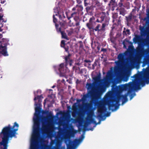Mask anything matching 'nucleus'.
Segmentation results:
<instances>
[{"label": "nucleus", "mask_w": 149, "mask_h": 149, "mask_svg": "<svg viewBox=\"0 0 149 149\" xmlns=\"http://www.w3.org/2000/svg\"><path fill=\"white\" fill-rule=\"evenodd\" d=\"M105 2L107 1L108 0H104Z\"/></svg>", "instance_id": "62"}, {"label": "nucleus", "mask_w": 149, "mask_h": 149, "mask_svg": "<svg viewBox=\"0 0 149 149\" xmlns=\"http://www.w3.org/2000/svg\"><path fill=\"white\" fill-rule=\"evenodd\" d=\"M61 34L62 35V38L66 39L67 38V36L66 35V33L64 31H63V32H61Z\"/></svg>", "instance_id": "40"}, {"label": "nucleus", "mask_w": 149, "mask_h": 149, "mask_svg": "<svg viewBox=\"0 0 149 149\" xmlns=\"http://www.w3.org/2000/svg\"><path fill=\"white\" fill-rule=\"evenodd\" d=\"M54 87H55V86H53L52 87V88H54Z\"/></svg>", "instance_id": "64"}, {"label": "nucleus", "mask_w": 149, "mask_h": 149, "mask_svg": "<svg viewBox=\"0 0 149 149\" xmlns=\"http://www.w3.org/2000/svg\"><path fill=\"white\" fill-rule=\"evenodd\" d=\"M126 32H127V34L128 35H130V30L129 29H127L126 30Z\"/></svg>", "instance_id": "48"}, {"label": "nucleus", "mask_w": 149, "mask_h": 149, "mask_svg": "<svg viewBox=\"0 0 149 149\" xmlns=\"http://www.w3.org/2000/svg\"><path fill=\"white\" fill-rule=\"evenodd\" d=\"M9 41V40L8 39L2 38L1 40L0 41L1 43L0 46L7 47V45H9V43H8Z\"/></svg>", "instance_id": "19"}, {"label": "nucleus", "mask_w": 149, "mask_h": 149, "mask_svg": "<svg viewBox=\"0 0 149 149\" xmlns=\"http://www.w3.org/2000/svg\"><path fill=\"white\" fill-rule=\"evenodd\" d=\"M43 129L45 130H47L48 128L47 126L43 127Z\"/></svg>", "instance_id": "55"}, {"label": "nucleus", "mask_w": 149, "mask_h": 149, "mask_svg": "<svg viewBox=\"0 0 149 149\" xmlns=\"http://www.w3.org/2000/svg\"><path fill=\"white\" fill-rule=\"evenodd\" d=\"M55 15H54L53 16V22L54 23H56L57 22V19L55 17Z\"/></svg>", "instance_id": "41"}, {"label": "nucleus", "mask_w": 149, "mask_h": 149, "mask_svg": "<svg viewBox=\"0 0 149 149\" xmlns=\"http://www.w3.org/2000/svg\"><path fill=\"white\" fill-rule=\"evenodd\" d=\"M93 6H94V8L96 7L100 8L101 5V3H100L99 1L97 0H95L93 3Z\"/></svg>", "instance_id": "29"}, {"label": "nucleus", "mask_w": 149, "mask_h": 149, "mask_svg": "<svg viewBox=\"0 0 149 149\" xmlns=\"http://www.w3.org/2000/svg\"><path fill=\"white\" fill-rule=\"evenodd\" d=\"M39 139H39V140H38V143L37 144H36V149H37V146H38V143H39Z\"/></svg>", "instance_id": "58"}, {"label": "nucleus", "mask_w": 149, "mask_h": 149, "mask_svg": "<svg viewBox=\"0 0 149 149\" xmlns=\"http://www.w3.org/2000/svg\"><path fill=\"white\" fill-rule=\"evenodd\" d=\"M91 106V105L90 103H88L86 104V107L87 108H90Z\"/></svg>", "instance_id": "44"}, {"label": "nucleus", "mask_w": 149, "mask_h": 149, "mask_svg": "<svg viewBox=\"0 0 149 149\" xmlns=\"http://www.w3.org/2000/svg\"><path fill=\"white\" fill-rule=\"evenodd\" d=\"M3 14L2 13H0V22H6V20H4L3 19Z\"/></svg>", "instance_id": "36"}, {"label": "nucleus", "mask_w": 149, "mask_h": 149, "mask_svg": "<svg viewBox=\"0 0 149 149\" xmlns=\"http://www.w3.org/2000/svg\"><path fill=\"white\" fill-rule=\"evenodd\" d=\"M108 5L112 11H113L116 7H118L117 2L116 0H110Z\"/></svg>", "instance_id": "14"}, {"label": "nucleus", "mask_w": 149, "mask_h": 149, "mask_svg": "<svg viewBox=\"0 0 149 149\" xmlns=\"http://www.w3.org/2000/svg\"><path fill=\"white\" fill-rule=\"evenodd\" d=\"M74 32V31L73 29L71 28L68 31V36H70L73 34Z\"/></svg>", "instance_id": "39"}, {"label": "nucleus", "mask_w": 149, "mask_h": 149, "mask_svg": "<svg viewBox=\"0 0 149 149\" xmlns=\"http://www.w3.org/2000/svg\"><path fill=\"white\" fill-rule=\"evenodd\" d=\"M123 45H124V47H125V42H123Z\"/></svg>", "instance_id": "59"}, {"label": "nucleus", "mask_w": 149, "mask_h": 149, "mask_svg": "<svg viewBox=\"0 0 149 149\" xmlns=\"http://www.w3.org/2000/svg\"><path fill=\"white\" fill-rule=\"evenodd\" d=\"M100 74H99L93 78L94 81L93 82L94 85L96 86L97 88H98L100 89H101L102 91L103 92L104 91V88L101 84L99 83L100 82Z\"/></svg>", "instance_id": "9"}, {"label": "nucleus", "mask_w": 149, "mask_h": 149, "mask_svg": "<svg viewBox=\"0 0 149 149\" xmlns=\"http://www.w3.org/2000/svg\"><path fill=\"white\" fill-rule=\"evenodd\" d=\"M110 115V112H108L106 114V116H109Z\"/></svg>", "instance_id": "53"}, {"label": "nucleus", "mask_w": 149, "mask_h": 149, "mask_svg": "<svg viewBox=\"0 0 149 149\" xmlns=\"http://www.w3.org/2000/svg\"><path fill=\"white\" fill-rule=\"evenodd\" d=\"M123 91H126L128 89L127 93L125 94L124 95L118 94L117 95L116 98L112 100V102H116L118 103L120 102V100L122 99V104H123L127 102L128 100L127 96L128 95L130 94L133 88V85L131 82H129L127 84H122Z\"/></svg>", "instance_id": "4"}, {"label": "nucleus", "mask_w": 149, "mask_h": 149, "mask_svg": "<svg viewBox=\"0 0 149 149\" xmlns=\"http://www.w3.org/2000/svg\"><path fill=\"white\" fill-rule=\"evenodd\" d=\"M140 37L137 35H135V37L133 38V40L134 42L136 43L140 40Z\"/></svg>", "instance_id": "34"}, {"label": "nucleus", "mask_w": 149, "mask_h": 149, "mask_svg": "<svg viewBox=\"0 0 149 149\" xmlns=\"http://www.w3.org/2000/svg\"><path fill=\"white\" fill-rule=\"evenodd\" d=\"M95 104L97 106V111L98 114L97 116V117L102 119L103 120H104L105 118L103 119V118L104 117V116L103 115L106 111V108L101 101L95 103Z\"/></svg>", "instance_id": "7"}, {"label": "nucleus", "mask_w": 149, "mask_h": 149, "mask_svg": "<svg viewBox=\"0 0 149 149\" xmlns=\"http://www.w3.org/2000/svg\"><path fill=\"white\" fill-rule=\"evenodd\" d=\"M125 7H121L119 8L118 9L117 8L116 9V10H119V14L122 15L123 16H125V15L126 14V11L124 8Z\"/></svg>", "instance_id": "27"}, {"label": "nucleus", "mask_w": 149, "mask_h": 149, "mask_svg": "<svg viewBox=\"0 0 149 149\" xmlns=\"http://www.w3.org/2000/svg\"><path fill=\"white\" fill-rule=\"evenodd\" d=\"M112 17L113 19V22L117 23L118 24H119L122 20V18L121 16L118 17V14L117 13H115L113 14Z\"/></svg>", "instance_id": "12"}, {"label": "nucleus", "mask_w": 149, "mask_h": 149, "mask_svg": "<svg viewBox=\"0 0 149 149\" xmlns=\"http://www.w3.org/2000/svg\"><path fill=\"white\" fill-rule=\"evenodd\" d=\"M83 9V7L82 5H77V13H78L80 15H82L83 14V13L82 10Z\"/></svg>", "instance_id": "24"}, {"label": "nucleus", "mask_w": 149, "mask_h": 149, "mask_svg": "<svg viewBox=\"0 0 149 149\" xmlns=\"http://www.w3.org/2000/svg\"><path fill=\"white\" fill-rule=\"evenodd\" d=\"M116 98V97L115 98ZM112 100H113V99H112L110 100V103L108 102L107 104V105H108V107L109 109L110 110L111 109V107H115V109H117L118 108L119 106V104L118 105H116V104L113 103L114 102H112ZM116 104H118L119 103V102L118 103H116Z\"/></svg>", "instance_id": "18"}, {"label": "nucleus", "mask_w": 149, "mask_h": 149, "mask_svg": "<svg viewBox=\"0 0 149 149\" xmlns=\"http://www.w3.org/2000/svg\"><path fill=\"white\" fill-rule=\"evenodd\" d=\"M46 103V101H45V102H44V104H45Z\"/></svg>", "instance_id": "61"}, {"label": "nucleus", "mask_w": 149, "mask_h": 149, "mask_svg": "<svg viewBox=\"0 0 149 149\" xmlns=\"http://www.w3.org/2000/svg\"><path fill=\"white\" fill-rule=\"evenodd\" d=\"M112 90L113 91L119 93H120L123 91L122 84L118 86L115 85L112 86Z\"/></svg>", "instance_id": "13"}, {"label": "nucleus", "mask_w": 149, "mask_h": 149, "mask_svg": "<svg viewBox=\"0 0 149 149\" xmlns=\"http://www.w3.org/2000/svg\"><path fill=\"white\" fill-rule=\"evenodd\" d=\"M43 97H42V95H38L36 97H35L34 99V101H36L37 100H38V103H36V102H35V105L36 106L39 105V106H41V102H42L41 98H43Z\"/></svg>", "instance_id": "20"}, {"label": "nucleus", "mask_w": 149, "mask_h": 149, "mask_svg": "<svg viewBox=\"0 0 149 149\" xmlns=\"http://www.w3.org/2000/svg\"><path fill=\"white\" fill-rule=\"evenodd\" d=\"M61 47L63 48L66 52H68L69 54V47L67 44L65 43V41L62 40L61 42Z\"/></svg>", "instance_id": "22"}, {"label": "nucleus", "mask_w": 149, "mask_h": 149, "mask_svg": "<svg viewBox=\"0 0 149 149\" xmlns=\"http://www.w3.org/2000/svg\"><path fill=\"white\" fill-rule=\"evenodd\" d=\"M5 1H6L5 0H1L0 1V2L2 4H3Z\"/></svg>", "instance_id": "50"}, {"label": "nucleus", "mask_w": 149, "mask_h": 149, "mask_svg": "<svg viewBox=\"0 0 149 149\" xmlns=\"http://www.w3.org/2000/svg\"><path fill=\"white\" fill-rule=\"evenodd\" d=\"M134 10H134V9H133L132 10V12L134 11Z\"/></svg>", "instance_id": "63"}, {"label": "nucleus", "mask_w": 149, "mask_h": 149, "mask_svg": "<svg viewBox=\"0 0 149 149\" xmlns=\"http://www.w3.org/2000/svg\"><path fill=\"white\" fill-rule=\"evenodd\" d=\"M67 13L66 12V14L68 20H69L71 18L73 17L74 20L76 22L75 25H72L73 26H74L75 25L76 26H78L79 25L80 19L79 16H80V14L76 12H74L71 14L70 17H68L67 15Z\"/></svg>", "instance_id": "8"}, {"label": "nucleus", "mask_w": 149, "mask_h": 149, "mask_svg": "<svg viewBox=\"0 0 149 149\" xmlns=\"http://www.w3.org/2000/svg\"><path fill=\"white\" fill-rule=\"evenodd\" d=\"M95 17L93 16L90 18L88 22L86 24V26L89 30V32L90 33H94L95 32L99 33L100 31H104L105 30V27L108 25V22L106 21V23L102 24L100 29V24H98L95 28H94L93 24L95 23Z\"/></svg>", "instance_id": "5"}, {"label": "nucleus", "mask_w": 149, "mask_h": 149, "mask_svg": "<svg viewBox=\"0 0 149 149\" xmlns=\"http://www.w3.org/2000/svg\"><path fill=\"white\" fill-rule=\"evenodd\" d=\"M71 56V54H68V55L65 57V66L66 67L68 65H69L70 66H71L73 62V60L71 59L70 56Z\"/></svg>", "instance_id": "15"}, {"label": "nucleus", "mask_w": 149, "mask_h": 149, "mask_svg": "<svg viewBox=\"0 0 149 149\" xmlns=\"http://www.w3.org/2000/svg\"><path fill=\"white\" fill-rule=\"evenodd\" d=\"M72 109L73 111L72 113V116L73 117L75 118L78 113L77 109V106L73 105L72 106Z\"/></svg>", "instance_id": "25"}, {"label": "nucleus", "mask_w": 149, "mask_h": 149, "mask_svg": "<svg viewBox=\"0 0 149 149\" xmlns=\"http://www.w3.org/2000/svg\"><path fill=\"white\" fill-rule=\"evenodd\" d=\"M3 37V36L2 34H0V41L1 40V39H2V38Z\"/></svg>", "instance_id": "57"}, {"label": "nucleus", "mask_w": 149, "mask_h": 149, "mask_svg": "<svg viewBox=\"0 0 149 149\" xmlns=\"http://www.w3.org/2000/svg\"><path fill=\"white\" fill-rule=\"evenodd\" d=\"M107 51V49L102 48L101 51V52H103L104 53H105Z\"/></svg>", "instance_id": "46"}, {"label": "nucleus", "mask_w": 149, "mask_h": 149, "mask_svg": "<svg viewBox=\"0 0 149 149\" xmlns=\"http://www.w3.org/2000/svg\"><path fill=\"white\" fill-rule=\"evenodd\" d=\"M84 64L85 66H88L91 65L90 63L91 62V61L90 60H85L84 61Z\"/></svg>", "instance_id": "33"}, {"label": "nucleus", "mask_w": 149, "mask_h": 149, "mask_svg": "<svg viewBox=\"0 0 149 149\" xmlns=\"http://www.w3.org/2000/svg\"><path fill=\"white\" fill-rule=\"evenodd\" d=\"M77 3L79 4L81 3V0H76Z\"/></svg>", "instance_id": "49"}, {"label": "nucleus", "mask_w": 149, "mask_h": 149, "mask_svg": "<svg viewBox=\"0 0 149 149\" xmlns=\"http://www.w3.org/2000/svg\"><path fill=\"white\" fill-rule=\"evenodd\" d=\"M125 0H120L118 4V9L120 8L126 7V6L125 3Z\"/></svg>", "instance_id": "26"}, {"label": "nucleus", "mask_w": 149, "mask_h": 149, "mask_svg": "<svg viewBox=\"0 0 149 149\" xmlns=\"http://www.w3.org/2000/svg\"><path fill=\"white\" fill-rule=\"evenodd\" d=\"M86 88L89 91L87 95H84L83 97L85 99L91 97L92 100H96L103 93L102 91L97 88L96 86L94 85L93 83L91 84L87 82Z\"/></svg>", "instance_id": "3"}, {"label": "nucleus", "mask_w": 149, "mask_h": 149, "mask_svg": "<svg viewBox=\"0 0 149 149\" xmlns=\"http://www.w3.org/2000/svg\"><path fill=\"white\" fill-rule=\"evenodd\" d=\"M89 120L91 123L95 124L96 125L100 123V122H99L98 123H96L95 119L94 118H92L91 117L89 119Z\"/></svg>", "instance_id": "37"}, {"label": "nucleus", "mask_w": 149, "mask_h": 149, "mask_svg": "<svg viewBox=\"0 0 149 149\" xmlns=\"http://www.w3.org/2000/svg\"><path fill=\"white\" fill-rule=\"evenodd\" d=\"M51 113H49V117H51Z\"/></svg>", "instance_id": "60"}, {"label": "nucleus", "mask_w": 149, "mask_h": 149, "mask_svg": "<svg viewBox=\"0 0 149 149\" xmlns=\"http://www.w3.org/2000/svg\"><path fill=\"white\" fill-rule=\"evenodd\" d=\"M64 65L63 63H61L60 65L59 66L58 68V70L61 74H65V71L64 70Z\"/></svg>", "instance_id": "28"}, {"label": "nucleus", "mask_w": 149, "mask_h": 149, "mask_svg": "<svg viewBox=\"0 0 149 149\" xmlns=\"http://www.w3.org/2000/svg\"><path fill=\"white\" fill-rule=\"evenodd\" d=\"M131 77L134 78V79L133 80L132 82H130L132 83V84L133 85V87H136L137 85L138 82L139 81V80L141 78L139 77V75L137 74L134 75Z\"/></svg>", "instance_id": "16"}, {"label": "nucleus", "mask_w": 149, "mask_h": 149, "mask_svg": "<svg viewBox=\"0 0 149 149\" xmlns=\"http://www.w3.org/2000/svg\"><path fill=\"white\" fill-rule=\"evenodd\" d=\"M143 63L145 65H149V57L144 59ZM145 82L147 84L149 83V71H146L144 72L143 76V78H141L139 79L136 87H133L134 89L135 90L140 89V85H141L142 86H143L145 85Z\"/></svg>", "instance_id": "6"}, {"label": "nucleus", "mask_w": 149, "mask_h": 149, "mask_svg": "<svg viewBox=\"0 0 149 149\" xmlns=\"http://www.w3.org/2000/svg\"><path fill=\"white\" fill-rule=\"evenodd\" d=\"M141 34L142 36L145 35L146 33V30L144 26L140 27L139 28Z\"/></svg>", "instance_id": "30"}, {"label": "nucleus", "mask_w": 149, "mask_h": 149, "mask_svg": "<svg viewBox=\"0 0 149 149\" xmlns=\"http://www.w3.org/2000/svg\"><path fill=\"white\" fill-rule=\"evenodd\" d=\"M124 30H125V28H124ZM126 31H125V30H124L123 31V36H126L127 35V33Z\"/></svg>", "instance_id": "45"}, {"label": "nucleus", "mask_w": 149, "mask_h": 149, "mask_svg": "<svg viewBox=\"0 0 149 149\" xmlns=\"http://www.w3.org/2000/svg\"><path fill=\"white\" fill-rule=\"evenodd\" d=\"M105 19V22L106 23V21L108 22V24H109V20L108 19H107L106 15L105 13L102 12L100 13L99 15V17L97 19L96 22H97L102 23Z\"/></svg>", "instance_id": "10"}, {"label": "nucleus", "mask_w": 149, "mask_h": 149, "mask_svg": "<svg viewBox=\"0 0 149 149\" xmlns=\"http://www.w3.org/2000/svg\"><path fill=\"white\" fill-rule=\"evenodd\" d=\"M56 16H58L60 19L62 20L63 22V23L61 24V23H60V25H63L64 24H65L66 21L65 19V16L63 13L61 15H59L58 12L55 14Z\"/></svg>", "instance_id": "21"}, {"label": "nucleus", "mask_w": 149, "mask_h": 149, "mask_svg": "<svg viewBox=\"0 0 149 149\" xmlns=\"http://www.w3.org/2000/svg\"><path fill=\"white\" fill-rule=\"evenodd\" d=\"M97 50L99 51L100 50V46H99L98 45L97 47Z\"/></svg>", "instance_id": "54"}, {"label": "nucleus", "mask_w": 149, "mask_h": 149, "mask_svg": "<svg viewBox=\"0 0 149 149\" xmlns=\"http://www.w3.org/2000/svg\"><path fill=\"white\" fill-rule=\"evenodd\" d=\"M55 24L56 28V29H57L58 26L59 25L58 24H56V23H55Z\"/></svg>", "instance_id": "52"}, {"label": "nucleus", "mask_w": 149, "mask_h": 149, "mask_svg": "<svg viewBox=\"0 0 149 149\" xmlns=\"http://www.w3.org/2000/svg\"><path fill=\"white\" fill-rule=\"evenodd\" d=\"M19 127L18 124L15 122L13 126L9 124L3 128L0 133V137L2 139V141L0 142V144L3 146V149H7V144L10 138L16 137V132L18 130Z\"/></svg>", "instance_id": "1"}, {"label": "nucleus", "mask_w": 149, "mask_h": 149, "mask_svg": "<svg viewBox=\"0 0 149 149\" xmlns=\"http://www.w3.org/2000/svg\"><path fill=\"white\" fill-rule=\"evenodd\" d=\"M126 19L127 23L130 22L132 18V13H130L128 16H126Z\"/></svg>", "instance_id": "31"}, {"label": "nucleus", "mask_w": 149, "mask_h": 149, "mask_svg": "<svg viewBox=\"0 0 149 149\" xmlns=\"http://www.w3.org/2000/svg\"><path fill=\"white\" fill-rule=\"evenodd\" d=\"M77 10V5L75 7L73 8L72 9V10L73 11L75 10Z\"/></svg>", "instance_id": "51"}, {"label": "nucleus", "mask_w": 149, "mask_h": 149, "mask_svg": "<svg viewBox=\"0 0 149 149\" xmlns=\"http://www.w3.org/2000/svg\"><path fill=\"white\" fill-rule=\"evenodd\" d=\"M124 57V55L122 53L119 54L118 56V58L120 61H122L123 60Z\"/></svg>", "instance_id": "35"}, {"label": "nucleus", "mask_w": 149, "mask_h": 149, "mask_svg": "<svg viewBox=\"0 0 149 149\" xmlns=\"http://www.w3.org/2000/svg\"><path fill=\"white\" fill-rule=\"evenodd\" d=\"M130 74H127L123 76L122 77V79L123 81H127L130 77Z\"/></svg>", "instance_id": "32"}, {"label": "nucleus", "mask_w": 149, "mask_h": 149, "mask_svg": "<svg viewBox=\"0 0 149 149\" xmlns=\"http://www.w3.org/2000/svg\"><path fill=\"white\" fill-rule=\"evenodd\" d=\"M84 136L83 135H82L81 136V138L78 139H81V141L77 143L76 144L80 143L82 141V140H83V139H84Z\"/></svg>", "instance_id": "42"}, {"label": "nucleus", "mask_w": 149, "mask_h": 149, "mask_svg": "<svg viewBox=\"0 0 149 149\" xmlns=\"http://www.w3.org/2000/svg\"><path fill=\"white\" fill-rule=\"evenodd\" d=\"M134 95H131L130 96V100H131L133 98V97H134Z\"/></svg>", "instance_id": "56"}, {"label": "nucleus", "mask_w": 149, "mask_h": 149, "mask_svg": "<svg viewBox=\"0 0 149 149\" xmlns=\"http://www.w3.org/2000/svg\"><path fill=\"white\" fill-rule=\"evenodd\" d=\"M86 7L85 10L86 13L88 14H91L93 13L94 10V6L93 5H88L87 6H84Z\"/></svg>", "instance_id": "17"}, {"label": "nucleus", "mask_w": 149, "mask_h": 149, "mask_svg": "<svg viewBox=\"0 0 149 149\" xmlns=\"http://www.w3.org/2000/svg\"><path fill=\"white\" fill-rule=\"evenodd\" d=\"M39 140H31L30 149H36V146Z\"/></svg>", "instance_id": "23"}, {"label": "nucleus", "mask_w": 149, "mask_h": 149, "mask_svg": "<svg viewBox=\"0 0 149 149\" xmlns=\"http://www.w3.org/2000/svg\"><path fill=\"white\" fill-rule=\"evenodd\" d=\"M3 24L1 23L0 24V31H2L3 30V29L2 28L3 26Z\"/></svg>", "instance_id": "43"}, {"label": "nucleus", "mask_w": 149, "mask_h": 149, "mask_svg": "<svg viewBox=\"0 0 149 149\" xmlns=\"http://www.w3.org/2000/svg\"><path fill=\"white\" fill-rule=\"evenodd\" d=\"M35 108V115L36 117L33 118L34 125L33 131L32 135L31 140H39L40 139V133L41 129L40 127V117L39 113L40 112V106L39 105L36 106Z\"/></svg>", "instance_id": "2"}, {"label": "nucleus", "mask_w": 149, "mask_h": 149, "mask_svg": "<svg viewBox=\"0 0 149 149\" xmlns=\"http://www.w3.org/2000/svg\"><path fill=\"white\" fill-rule=\"evenodd\" d=\"M90 0H84V6H87L88 5H90Z\"/></svg>", "instance_id": "38"}, {"label": "nucleus", "mask_w": 149, "mask_h": 149, "mask_svg": "<svg viewBox=\"0 0 149 149\" xmlns=\"http://www.w3.org/2000/svg\"><path fill=\"white\" fill-rule=\"evenodd\" d=\"M81 139H74L73 141L69 140L68 143H66L67 149H73L77 143L79 142Z\"/></svg>", "instance_id": "11"}, {"label": "nucleus", "mask_w": 149, "mask_h": 149, "mask_svg": "<svg viewBox=\"0 0 149 149\" xmlns=\"http://www.w3.org/2000/svg\"><path fill=\"white\" fill-rule=\"evenodd\" d=\"M57 30L58 32H60L61 33V32H63V31H62L61 30V28H59L58 29H57Z\"/></svg>", "instance_id": "47"}]
</instances>
